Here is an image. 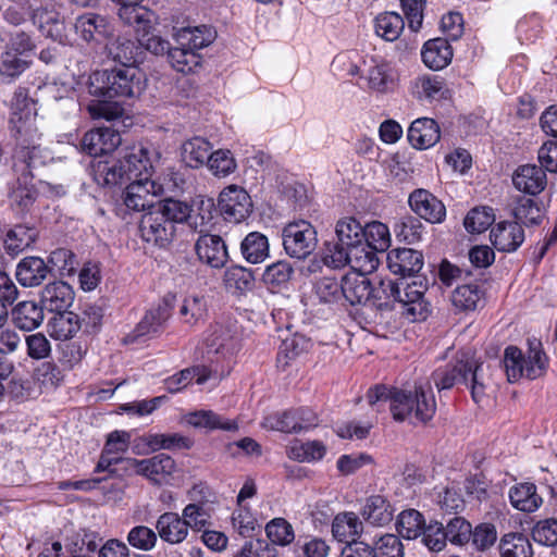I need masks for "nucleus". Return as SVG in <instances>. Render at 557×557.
I'll return each instance as SVG.
<instances>
[{"label": "nucleus", "instance_id": "f257e3e1", "mask_svg": "<svg viewBox=\"0 0 557 557\" xmlns=\"http://www.w3.org/2000/svg\"><path fill=\"white\" fill-rule=\"evenodd\" d=\"M159 152L144 146L133 147L119 160L94 161L91 173L95 182L103 187H114L131 182L123 194V202L133 211L152 210L154 198L162 186L151 180Z\"/></svg>", "mask_w": 557, "mask_h": 557}, {"label": "nucleus", "instance_id": "f03ea898", "mask_svg": "<svg viewBox=\"0 0 557 557\" xmlns=\"http://www.w3.org/2000/svg\"><path fill=\"white\" fill-rule=\"evenodd\" d=\"M10 123L18 143L14 154V172L35 176L34 171L46 163L48 156L37 144L40 134L36 124L34 103L22 92L15 95Z\"/></svg>", "mask_w": 557, "mask_h": 557}, {"label": "nucleus", "instance_id": "7ed1b4c3", "mask_svg": "<svg viewBox=\"0 0 557 557\" xmlns=\"http://www.w3.org/2000/svg\"><path fill=\"white\" fill-rule=\"evenodd\" d=\"M367 399L371 406L389 400L393 418L397 421L414 419L426 423L436 411V401L429 381L416 385L413 391H389L384 385H376L368 391Z\"/></svg>", "mask_w": 557, "mask_h": 557}, {"label": "nucleus", "instance_id": "20e7f679", "mask_svg": "<svg viewBox=\"0 0 557 557\" xmlns=\"http://www.w3.org/2000/svg\"><path fill=\"white\" fill-rule=\"evenodd\" d=\"M491 379L490 364L470 359L467 354H461L454 363L438 368L432 374V380L438 391L465 384L470 388L473 401L479 405L488 397Z\"/></svg>", "mask_w": 557, "mask_h": 557}, {"label": "nucleus", "instance_id": "39448f33", "mask_svg": "<svg viewBox=\"0 0 557 557\" xmlns=\"http://www.w3.org/2000/svg\"><path fill=\"white\" fill-rule=\"evenodd\" d=\"M89 81V92L108 99L139 97L146 87L145 74L137 66L97 71Z\"/></svg>", "mask_w": 557, "mask_h": 557}, {"label": "nucleus", "instance_id": "423d86ee", "mask_svg": "<svg viewBox=\"0 0 557 557\" xmlns=\"http://www.w3.org/2000/svg\"><path fill=\"white\" fill-rule=\"evenodd\" d=\"M547 357L542 350L541 342L529 341L528 357L516 346H508L504 351L503 364L509 382L521 377L534 380L541 376L546 368Z\"/></svg>", "mask_w": 557, "mask_h": 557}, {"label": "nucleus", "instance_id": "0eeeda50", "mask_svg": "<svg viewBox=\"0 0 557 557\" xmlns=\"http://www.w3.org/2000/svg\"><path fill=\"white\" fill-rule=\"evenodd\" d=\"M131 434L126 431H113L106 441L99 461L96 466V472H108L110 475L127 474L132 466L125 461L135 460V458H124L120 456L127 451Z\"/></svg>", "mask_w": 557, "mask_h": 557}, {"label": "nucleus", "instance_id": "6e6552de", "mask_svg": "<svg viewBox=\"0 0 557 557\" xmlns=\"http://www.w3.org/2000/svg\"><path fill=\"white\" fill-rule=\"evenodd\" d=\"M282 238L286 253L297 259L307 258L318 244L315 228L305 220L288 223L283 228Z\"/></svg>", "mask_w": 557, "mask_h": 557}, {"label": "nucleus", "instance_id": "1a4fd4ad", "mask_svg": "<svg viewBox=\"0 0 557 557\" xmlns=\"http://www.w3.org/2000/svg\"><path fill=\"white\" fill-rule=\"evenodd\" d=\"M398 285H401V288L396 302L401 305L403 315L410 322L425 320L429 313V302L424 299L426 283L420 277H414L410 283L399 278Z\"/></svg>", "mask_w": 557, "mask_h": 557}, {"label": "nucleus", "instance_id": "9d476101", "mask_svg": "<svg viewBox=\"0 0 557 557\" xmlns=\"http://www.w3.org/2000/svg\"><path fill=\"white\" fill-rule=\"evenodd\" d=\"M76 35L87 44H102L114 35V25L107 15L85 12L75 18Z\"/></svg>", "mask_w": 557, "mask_h": 557}, {"label": "nucleus", "instance_id": "9b49d317", "mask_svg": "<svg viewBox=\"0 0 557 557\" xmlns=\"http://www.w3.org/2000/svg\"><path fill=\"white\" fill-rule=\"evenodd\" d=\"M23 8L27 5L32 10L30 18L39 30L54 41L63 42L65 36V25L63 17L53 3L35 5L29 0L22 2Z\"/></svg>", "mask_w": 557, "mask_h": 557}, {"label": "nucleus", "instance_id": "f8f14e48", "mask_svg": "<svg viewBox=\"0 0 557 557\" xmlns=\"http://www.w3.org/2000/svg\"><path fill=\"white\" fill-rule=\"evenodd\" d=\"M175 231V225L166 220L156 207L146 212L139 223L141 238L159 247L169 245L174 237Z\"/></svg>", "mask_w": 557, "mask_h": 557}, {"label": "nucleus", "instance_id": "ddd939ff", "mask_svg": "<svg viewBox=\"0 0 557 557\" xmlns=\"http://www.w3.org/2000/svg\"><path fill=\"white\" fill-rule=\"evenodd\" d=\"M125 462L132 466L131 471L147 478L154 484L168 482L176 471L175 460L166 454H158L151 458Z\"/></svg>", "mask_w": 557, "mask_h": 557}, {"label": "nucleus", "instance_id": "4468645a", "mask_svg": "<svg viewBox=\"0 0 557 557\" xmlns=\"http://www.w3.org/2000/svg\"><path fill=\"white\" fill-rule=\"evenodd\" d=\"M251 199L248 193L237 186H228L219 197V208L225 220L239 223L251 211Z\"/></svg>", "mask_w": 557, "mask_h": 557}, {"label": "nucleus", "instance_id": "2eb2a0df", "mask_svg": "<svg viewBox=\"0 0 557 557\" xmlns=\"http://www.w3.org/2000/svg\"><path fill=\"white\" fill-rule=\"evenodd\" d=\"M119 132L109 127H99L87 132L82 138V149L97 157L114 151L121 145Z\"/></svg>", "mask_w": 557, "mask_h": 557}, {"label": "nucleus", "instance_id": "dca6fc26", "mask_svg": "<svg viewBox=\"0 0 557 557\" xmlns=\"http://www.w3.org/2000/svg\"><path fill=\"white\" fill-rule=\"evenodd\" d=\"M409 205L420 218L431 223H441L446 209L443 202L426 189H416L409 196Z\"/></svg>", "mask_w": 557, "mask_h": 557}, {"label": "nucleus", "instance_id": "f3484780", "mask_svg": "<svg viewBox=\"0 0 557 557\" xmlns=\"http://www.w3.org/2000/svg\"><path fill=\"white\" fill-rule=\"evenodd\" d=\"M387 267L392 273L400 275V278L412 276L423 267V256L411 248H397L387 253Z\"/></svg>", "mask_w": 557, "mask_h": 557}, {"label": "nucleus", "instance_id": "a211bd4d", "mask_svg": "<svg viewBox=\"0 0 557 557\" xmlns=\"http://www.w3.org/2000/svg\"><path fill=\"white\" fill-rule=\"evenodd\" d=\"M51 273V268L40 257L29 256L20 260L15 270V277L24 287L41 285Z\"/></svg>", "mask_w": 557, "mask_h": 557}, {"label": "nucleus", "instance_id": "6ab92c4d", "mask_svg": "<svg viewBox=\"0 0 557 557\" xmlns=\"http://www.w3.org/2000/svg\"><path fill=\"white\" fill-rule=\"evenodd\" d=\"M172 314L171 306L166 300L159 302L146 311L139 323L136 325L133 336L135 338L145 336H156L160 334L165 326L166 321Z\"/></svg>", "mask_w": 557, "mask_h": 557}, {"label": "nucleus", "instance_id": "aec40b11", "mask_svg": "<svg viewBox=\"0 0 557 557\" xmlns=\"http://www.w3.org/2000/svg\"><path fill=\"white\" fill-rule=\"evenodd\" d=\"M491 242L503 252L516 251L524 240V231L518 222H499L491 230Z\"/></svg>", "mask_w": 557, "mask_h": 557}, {"label": "nucleus", "instance_id": "412c9836", "mask_svg": "<svg viewBox=\"0 0 557 557\" xmlns=\"http://www.w3.org/2000/svg\"><path fill=\"white\" fill-rule=\"evenodd\" d=\"M15 175L16 178L12 183L9 193L11 205L20 212H28L38 197L34 175L21 173H15Z\"/></svg>", "mask_w": 557, "mask_h": 557}, {"label": "nucleus", "instance_id": "4be33fe9", "mask_svg": "<svg viewBox=\"0 0 557 557\" xmlns=\"http://www.w3.org/2000/svg\"><path fill=\"white\" fill-rule=\"evenodd\" d=\"M199 259L212 268H222L228 258L223 239L218 235L205 234L196 243Z\"/></svg>", "mask_w": 557, "mask_h": 557}, {"label": "nucleus", "instance_id": "5701e85b", "mask_svg": "<svg viewBox=\"0 0 557 557\" xmlns=\"http://www.w3.org/2000/svg\"><path fill=\"white\" fill-rule=\"evenodd\" d=\"M104 42L103 53L109 60L121 64V66H135L140 48L134 40L113 36Z\"/></svg>", "mask_w": 557, "mask_h": 557}, {"label": "nucleus", "instance_id": "b1692460", "mask_svg": "<svg viewBox=\"0 0 557 557\" xmlns=\"http://www.w3.org/2000/svg\"><path fill=\"white\" fill-rule=\"evenodd\" d=\"M41 302L50 311L60 312L71 307L74 292L70 284L54 281L47 284L41 290Z\"/></svg>", "mask_w": 557, "mask_h": 557}, {"label": "nucleus", "instance_id": "393cba45", "mask_svg": "<svg viewBox=\"0 0 557 557\" xmlns=\"http://www.w3.org/2000/svg\"><path fill=\"white\" fill-rule=\"evenodd\" d=\"M512 183L518 190L536 195L545 188L547 181L542 166L525 164L516 170Z\"/></svg>", "mask_w": 557, "mask_h": 557}, {"label": "nucleus", "instance_id": "a878e982", "mask_svg": "<svg viewBox=\"0 0 557 557\" xmlns=\"http://www.w3.org/2000/svg\"><path fill=\"white\" fill-rule=\"evenodd\" d=\"M173 37L177 45L191 48L196 52L211 45L216 37V32L208 25L187 26L176 29Z\"/></svg>", "mask_w": 557, "mask_h": 557}, {"label": "nucleus", "instance_id": "bb28decb", "mask_svg": "<svg viewBox=\"0 0 557 557\" xmlns=\"http://www.w3.org/2000/svg\"><path fill=\"white\" fill-rule=\"evenodd\" d=\"M394 511V507L385 496L371 495L366 499L360 515L370 524L383 527L393 520Z\"/></svg>", "mask_w": 557, "mask_h": 557}, {"label": "nucleus", "instance_id": "cd10ccee", "mask_svg": "<svg viewBox=\"0 0 557 557\" xmlns=\"http://www.w3.org/2000/svg\"><path fill=\"white\" fill-rule=\"evenodd\" d=\"M441 137L440 127L432 119L421 117L413 121L408 129V140L418 149L434 146Z\"/></svg>", "mask_w": 557, "mask_h": 557}, {"label": "nucleus", "instance_id": "c85d7f7f", "mask_svg": "<svg viewBox=\"0 0 557 557\" xmlns=\"http://www.w3.org/2000/svg\"><path fill=\"white\" fill-rule=\"evenodd\" d=\"M156 529L160 539L170 544H180L188 535V528L185 520L176 512H164L162 513L157 522Z\"/></svg>", "mask_w": 557, "mask_h": 557}, {"label": "nucleus", "instance_id": "c756f323", "mask_svg": "<svg viewBox=\"0 0 557 557\" xmlns=\"http://www.w3.org/2000/svg\"><path fill=\"white\" fill-rule=\"evenodd\" d=\"M343 298L351 306L370 302L371 281L367 275L351 273L343 277Z\"/></svg>", "mask_w": 557, "mask_h": 557}, {"label": "nucleus", "instance_id": "7c9ffc66", "mask_svg": "<svg viewBox=\"0 0 557 557\" xmlns=\"http://www.w3.org/2000/svg\"><path fill=\"white\" fill-rule=\"evenodd\" d=\"M509 500L513 508L523 512H534L543 503L542 497L537 494L536 485L530 482L511 486Z\"/></svg>", "mask_w": 557, "mask_h": 557}, {"label": "nucleus", "instance_id": "2f4dec72", "mask_svg": "<svg viewBox=\"0 0 557 557\" xmlns=\"http://www.w3.org/2000/svg\"><path fill=\"white\" fill-rule=\"evenodd\" d=\"M44 318V308L34 301H21L12 309L13 324L25 332L37 329Z\"/></svg>", "mask_w": 557, "mask_h": 557}, {"label": "nucleus", "instance_id": "473e14b6", "mask_svg": "<svg viewBox=\"0 0 557 557\" xmlns=\"http://www.w3.org/2000/svg\"><path fill=\"white\" fill-rule=\"evenodd\" d=\"M400 288L398 281L380 280L377 285H371L370 302L382 313L391 312L400 297Z\"/></svg>", "mask_w": 557, "mask_h": 557}, {"label": "nucleus", "instance_id": "72a5a7b5", "mask_svg": "<svg viewBox=\"0 0 557 557\" xmlns=\"http://www.w3.org/2000/svg\"><path fill=\"white\" fill-rule=\"evenodd\" d=\"M422 60L432 70L444 69L453 58V50L447 39L435 38L423 46Z\"/></svg>", "mask_w": 557, "mask_h": 557}, {"label": "nucleus", "instance_id": "f704fd0d", "mask_svg": "<svg viewBox=\"0 0 557 557\" xmlns=\"http://www.w3.org/2000/svg\"><path fill=\"white\" fill-rule=\"evenodd\" d=\"M37 231L26 225H15L10 228L3 239L8 255L15 257L32 246L37 238Z\"/></svg>", "mask_w": 557, "mask_h": 557}, {"label": "nucleus", "instance_id": "c9c22d12", "mask_svg": "<svg viewBox=\"0 0 557 557\" xmlns=\"http://www.w3.org/2000/svg\"><path fill=\"white\" fill-rule=\"evenodd\" d=\"M211 145L202 137H194L182 145L181 156L183 162L191 168L198 169L209 163Z\"/></svg>", "mask_w": 557, "mask_h": 557}, {"label": "nucleus", "instance_id": "e433bc0d", "mask_svg": "<svg viewBox=\"0 0 557 557\" xmlns=\"http://www.w3.org/2000/svg\"><path fill=\"white\" fill-rule=\"evenodd\" d=\"M363 524L355 512L338 513L332 523L333 536L339 542L357 541L356 537L361 534Z\"/></svg>", "mask_w": 557, "mask_h": 557}, {"label": "nucleus", "instance_id": "4c0bfd02", "mask_svg": "<svg viewBox=\"0 0 557 557\" xmlns=\"http://www.w3.org/2000/svg\"><path fill=\"white\" fill-rule=\"evenodd\" d=\"M48 325L52 337L66 341L81 330L82 321L76 313L64 310L57 312Z\"/></svg>", "mask_w": 557, "mask_h": 557}, {"label": "nucleus", "instance_id": "58836bf2", "mask_svg": "<svg viewBox=\"0 0 557 557\" xmlns=\"http://www.w3.org/2000/svg\"><path fill=\"white\" fill-rule=\"evenodd\" d=\"M215 212V203L212 198L198 196L190 206L189 227L202 233L207 231Z\"/></svg>", "mask_w": 557, "mask_h": 557}, {"label": "nucleus", "instance_id": "ea45409f", "mask_svg": "<svg viewBox=\"0 0 557 557\" xmlns=\"http://www.w3.org/2000/svg\"><path fill=\"white\" fill-rule=\"evenodd\" d=\"M377 252L363 242L350 248L349 265L354 273L367 275L375 271L379 265Z\"/></svg>", "mask_w": 557, "mask_h": 557}, {"label": "nucleus", "instance_id": "a19ab883", "mask_svg": "<svg viewBox=\"0 0 557 557\" xmlns=\"http://www.w3.org/2000/svg\"><path fill=\"white\" fill-rule=\"evenodd\" d=\"M498 550L500 557H533L532 544L520 532L504 534L499 540Z\"/></svg>", "mask_w": 557, "mask_h": 557}, {"label": "nucleus", "instance_id": "79ce46f5", "mask_svg": "<svg viewBox=\"0 0 557 557\" xmlns=\"http://www.w3.org/2000/svg\"><path fill=\"white\" fill-rule=\"evenodd\" d=\"M212 371L206 366L186 368L165 380V388L170 393H177L185 388L194 377L197 384H203L211 377Z\"/></svg>", "mask_w": 557, "mask_h": 557}, {"label": "nucleus", "instance_id": "37998d69", "mask_svg": "<svg viewBox=\"0 0 557 557\" xmlns=\"http://www.w3.org/2000/svg\"><path fill=\"white\" fill-rule=\"evenodd\" d=\"M186 421L195 428L208 430L237 431L238 424L234 420H227L211 410H199L187 416Z\"/></svg>", "mask_w": 557, "mask_h": 557}, {"label": "nucleus", "instance_id": "c03bdc74", "mask_svg": "<svg viewBox=\"0 0 557 557\" xmlns=\"http://www.w3.org/2000/svg\"><path fill=\"white\" fill-rule=\"evenodd\" d=\"M207 301L205 297L198 295L186 296L178 308V317L182 323L188 326H195L205 321L207 317Z\"/></svg>", "mask_w": 557, "mask_h": 557}, {"label": "nucleus", "instance_id": "a18cd8bd", "mask_svg": "<svg viewBox=\"0 0 557 557\" xmlns=\"http://www.w3.org/2000/svg\"><path fill=\"white\" fill-rule=\"evenodd\" d=\"M205 344L208 355L221 354L224 356L231 354L235 348L234 332L231 327L216 323L206 337Z\"/></svg>", "mask_w": 557, "mask_h": 557}, {"label": "nucleus", "instance_id": "49530a36", "mask_svg": "<svg viewBox=\"0 0 557 557\" xmlns=\"http://www.w3.org/2000/svg\"><path fill=\"white\" fill-rule=\"evenodd\" d=\"M146 445L148 446V449L151 451H157L160 449H168V450H174V449H189L194 442L191 438L187 436H183L178 433H172V434H154V433H148L143 435V440Z\"/></svg>", "mask_w": 557, "mask_h": 557}, {"label": "nucleus", "instance_id": "de8ad7c7", "mask_svg": "<svg viewBox=\"0 0 557 557\" xmlns=\"http://www.w3.org/2000/svg\"><path fill=\"white\" fill-rule=\"evenodd\" d=\"M512 214L516 219L515 222H518L521 226L522 224L527 226L537 225L544 216V207L541 202L523 196L517 199Z\"/></svg>", "mask_w": 557, "mask_h": 557}, {"label": "nucleus", "instance_id": "09e8293b", "mask_svg": "<svg viewBox=\"0 0 557 557\" xmlns=\"http://www.w3.org/2000/svg\"><path fill=\"white\" fill-rule=\"evenodd\" d=\"M240 250L249 263L263 262L269 257L268 237L259 232H251L242 242Z\"/></svg>", "mask_w": 557, "mask_h": 557}, {"label": "nucleus", "instance_id": "8fccbe9b", "mask_svg": "<svg viewBox=\"0 0 557 557\" xmlns=\"http://www.w3.org/2000/svg\"><path fill=\"white\" fill-rule=\"evenodd\" d=\"M396 527L400 536L414 540L421 535L425 520L418 510L406 509L398 515Z\"/></svg>", "mask_w": 557, "mask_h": 557}, {"label": "nucleus", "instance_id": "3c124183", "mask_svg": "<svg viewBox=\"0 0 557 557\" xmlns=\"http://www.w3.org/2000/svg\"><path fill=\"white\" fill-rule=\"evenodd\" d=\"M325 453L326 447L319 441H296L287 448L288 457L300 462L321 460Z\"/></svg>", "mask_w": 557, "mask_h": 557}, {"label": "nucleus", "instance_id": "603ef678", "mask_svg": "<svg viewBox=\"0 0 557 557\" xmlns=\"http://www.w3.org/2000/svg\"><path fill=\"white\" fill-rule=\"evenodd\" d=\"M363 226L352 216H345L336 224V236L339 243L348 248L361 244L364 239Z\"/></svg>", "mask_w": 557, "mask_h": 557}, {"label": "nucleus", "instance_id": "864d4df0", "mask_svg": "<svg viewBox=\"0 0 557 557\" xmlns=\"http://www.w3.org/2000/svg\"><path fill=\"white\" fill-rule=\"evenodd\" d=\"M404 27V18L396 12H384L375 18V33L387 41L396 40Z\"/></svg>", "mask_w": 557, "mask_h": 557}, {"label": "nucleus", "instance_id": "5fc2aeb1", "mask_svg": "<svg viewBox=\"0 0 557 557\" xmlns=\"http://www.w3.org/2000/svg\"><path fill=\"white\" fill-rule=\"evenodd\" d=\"M483 292L478 284H463L458 286L451 295L453 305L462 310H475L482 301Z\"/></svg>", "mask_w": 557, "mask_h": 557}, {"label": "nucleus", "instance_id": "6e6d98bb", "mask_svg": "<svg viewBox=\"0 0 557 557\" xmlns=\"http://www.w3.org/2000/svg\"><path fill=\"white\" fill-rule=\"evenodd\" d=\"M156 208L164 215V218H166V220L173 223V225H175V223L184 222L189 225L190 206L187 202L166 198L159 201Z\"/></svg>", "mask_w": 557, "mask_h": 557}, {"label": "nucleus", "instance_id": "4d7b16f0", "mask_svg": "<svg viewBox=\"0 0 557 557\" xmlns=\"http://www.w3.org/2000/svg\"><path fill=\"white\" fill-rule=\"evenodd\" d=\"M447 541L453 545L465 546L471 540L472 525L463 517H454L444 527Z\"/></svg>", "mask_w": 557, "mask_h": 557}, {"label": "nucleus", "instance_id": "13d9d810", "mask_svg": "<svg viewBox=\"0 0 557 557\" xmlns=\"http://www.w3.org/2000/svg\"><path fill=\"white\" fill-rule=\"evenodd\" d=\"M268 539L276 545L287 546L293 543L295 532L293 525L284 518H274L265 525Z\"/></svg>", "mask_w": 557, "mask_h": 557}, {"label": "nucleus", "instance_id": "bf43d9fd", "mask_svg": "<svg viewBox=\"0 0 557 557\" xmlns=\"http://www.w3.org/2000/svg\"><path fill=\"white\" fill-rule=\"evenodd\" d=\"M386 176L395 182H405L412 173V166L404 153L396 152L383 161Z\"/></svg>", "mask_w": 557, "mask_h": 557}, {"label": "nucleus", "instance_id": "052dcab7", "mask_svg": "<svg viewBox=\"0 0 557 557\" xmlns=\"http://www.w3.org/2000/svg\"><path fill=\"white\" fill-rule=\"evenodd\" d=\"M168 58L172 66L182 73L191 72L199 64L198 54L191 48L180 45L174 48L170 47Z\"/></svg>", "mask_w": 557, "mask_h": 557}, {"label": "nucleus", "instance_id": "680f3d73", "mask_svg": "<svg viewBox=\"0 0 557 557\" xmlns=\"http://www.w3.org/2000/svg\"><path fill=\"white\" fill-rule=\"evenodd\" d=\"M363 243L372 247L374 250L384 252L391 244L388 227L377 221L367 224L363 228Z\"/></svg>", "mask_w": 557, "mask_h": 557}, {"label": "nucleus", "instance_id": "e2e57ef3", "mask_svg": "<svg viewBox=\"0 0 557 557\" xmlns=\"http://www.w3.org/2000/svg\"><path fill=\"white\" fill-rule=\"evenodd\" d=\"M211 511L207 502L191 503L183 509V518L188 529L201 530L209 523Z\"/></svg>", "mask_w": 557, "mask_h": 557}, {"label": "nucleus", "instance_id": "0e129e2a", "mask_svg": "<svg viewBox=\"0 0 557 557\" xmlns=\"http://www.w3.org/2000/svg\"><path fill=\"white\" fill-rule=\"evenodd\" d=\"M263 428L280 432H298L297 412L295 409L272 413L263 419Z\"/></svg>", "mask_w": 557, "mask_h": 557}, {"label": "nucleus", "instance_id": "69168bd1", "mask_svg": "<svg viewBox=\"0 0 557 557\" xmlns=\"http://www.w3.org/2000/svg\"><path fill=\"white\" fill-rule=\"evenodd\" d=\"M374 557H404V545L395 534L386 533L371 545Z\"/></svg>", "mask_w": 557, "mask_h": 557}, {"label": "nucleus", "instance_id": "338daca9", "mask_svg": "<svg viewBox=\"0 0 557 557\" xmlns=\"http://www.w3.org/2000/svg\"><path fill=\"white\" fill-rule=\"evenodd\" d=\"M29 63L28 58L4 49L0 58V75L14 78L21 75Z\"/></svg>", "mask_w": 557, "mask_h": 557}, {"label": "nucleus", "instance_id": "774afa93", "mask_svg": "<svg viewBox=\"0 0 557 557\" xmlns=\"http://www.w3.org/2000/svg\"><path fill=\"white\" fill-rule=\"evenodd\" d=\"M294 269L287 261H277L267 267L262 281L270 287L285 285L290 280Z\"/></svg>", "mask_w": 557, "mask_h": 557}]
</instances>
